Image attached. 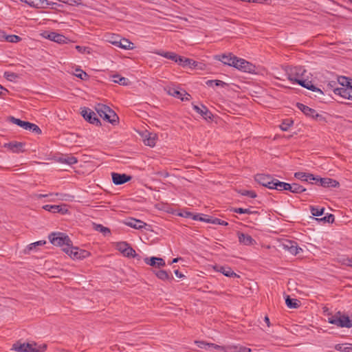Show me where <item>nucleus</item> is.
<instances>
[{"mask_svg":"<svg viewBox=\"0 0 352 352\" xmlns=\"http://www.w3.org/2000/svg\"><path fill=\"white\" fill-rule=\"evenodd\" d=\"M253 207H250L248 208H232L230 211L239 214H258V212L256 210H252Z\"/></svg>","mask_w":352,"mask_h":352,"instance_id":"34","label":"nucleus"},{"mask_svg":"<svg viewBox=\"0 0 352 352\" xmlns=\"http://www.w3.org/2000/svg\"><path fill=\"white\" fill-rule=\"evenodd\" d=\"M296 107L305 116H307L308 117H310L312 118H316V120H320L323 118L322 116L321 115H319L315 109H311V108L309 107L308 106L305 105L302 103L297 102Z\"/></svg>","mask_w":352,"mask_h":352,"instance_id":"12","label":"nucleus"},{"mask_svg":"<svg viewBox=\"0 0 352 352\" xmlns=\"http://www.w3.org/2000/svg\"><path fill=\"white\" fill-rule=\"evenodd\" d=\"M311 91H314L315 93L314 96L316 98H318L319 100H322V96L324 95V94H323L322 91L320 89L318 88L316 86V89H311Z\"/></svg>","mask_w":352,"mask_h":352,"instance_id":"53","label":"nucleus"},{"mask_svg":"<svg viewBox=\"0 0 352 352\" xmlns=\"http://www.w3.org/2000/svg\"><path fill=\"white\" fill-rule=\"evenodd\" d=\"M212 217H211V216L202 214L201 221L211 223Z\"/></svg>","mask_w":352,"mask_h":352,"instance_id":"59","label":"nucleus"},{"mask_svg":"<svg viewBox=\"0 0 352 352\" xmlns=\"http://www.w3.org/2000/svg\"><path fill=\"white\" fill-rule=\"evenodd\" d=\"M239 241L245 245H253L256 243V241L249 234H244L241 232H237Z\"/></svg>","mask_w":352,"mask_h":352,"instance_id":"24","label":"nucleus"},{"mask_svg":"<svg viewBox=\"0 0 352 352\" xmlns=\"http://www.w3.org/2000/svg\"><path fill=\"white\" fill-rule=\"evenodd\" d=\"M340 87L333 89V93L338 97L352 100V79L345 76H336Z\"/></svg>","mask_w":352,"mask_h":352,"instance_id":"1","label":"nucleus"},{"mask_svg":"<svg viewBox=\"0 0 352 352\" xmlns=\"http://www.w3.org/2000/svg\"><path fill=\"white\" fill-rule=\"evenodd\" d=\"M4 38L7 42L12 43H18L22 40V38L20 36L15 34L7 35L5 36Z\"/></svg>","mask_w":352,"mask_h":352,"instance_id":"48","label":"nucleus"},{"mask_svg":"<svg viewBox=\"0 0 352 352\" xmlns=\"http://www.w3.org/2000/svg\"><path fill=\"white\" fill-rule=\"evenodd\" d=\"M81 114L84 119L89 123L96 126L101 125L100 120L97 118L96 114L91 109L85 107L81 111Z\"/></svg>","mask_w":352,"mask_h":352,"instance_id":"11","label":"nucleus"},{"mask_svg":"<svg viewBox=\"0 0 352 352\" xmlns=\"http://www.w3.org/2000/svg\"><path fill=\"white\" fill-rule=\"evenodd\" d=\"M206 85H208V87H212L214 86L221 87H226L228 86V83H226L222 80H208L206 82Z\"/></svg>","mask_w":352,"mask_h":352,"instance_id":"41","label":"nucleus"},{"mask_svg":"<svg viewBox=\"0 0 352 352\" xmlns=\"http://www.w3.org/2000/svg\"><path fill=\"white\" fill-rule=\"evenodd\" d=\"M286 305L291 309H296L300 306V301L296 298H292L289 296H287L285 298Z\"/></svg>","mask_w":352,"mask_h":352,"instance_id":"37","label":"nucleus"},{"mask_svg":"<svg viewBox=\"0 0 352 352\" xmlns=\"http://www.w3.org/2000/svg\"><path fill=\"white\" fill-rule=\"evenodd\" d=\"M20 1L25 3L30 7L35 8H47V0H19Z\"/></svg>","mask_w":352,"mask_h":352,"instance_id":"25","label":"nucleus"},{"mask_svg":"<svg viewBox=\"0 0 352 352\" xmlns=\"http://www.w3.org/2000/svg\"><path fill=\"white\" fill-rule=\"evenodd\" d=\"M155 54L166 58H168L169 60H171L178 64H179L180 60H182V56H179L176 53L172 52L158 51L156 52Z\"/></svg>","mask_w":352,"mask_h":352,"instance_id":"22","label":"nucleus"},{"mask_svg":"<svg viewBox=\"0 0 352 352\" xmlns=\"http://www.w3.org/2000/svg\"><path fill=\"white\" fill-rule=\"evenodd\" d=\"M8 93L9 91L1 85H0V98L3 99L6 98Z\"/></svg>","mask_w":352,"mask_h":352,"instance_id":"57","label":"nucleus"},{"mask_svg":"<svg viewBox=\"0 0 352 352\" xmlns=\"http://www.w3.org/2000/svg\"><path fill=\"white\" fill-rule=\"evenodd\" d=\"M308 173L304 172H296L294 173V177L302 182H306L307 179Z\"/></svg>","mask_w":352,"mask_h":352,"instance_id":"50","label":"nucleus"},{"mask_svg":"<svg viewBox=\"0 0 352 352\" xmlns=\"http://www.w3.org/2000/svg\"><path fill=\"white\" fill-rule=\"evenodd\" d=\"M237 56L232 53L218 54L214 56V59L221 61L223 65L233 67L234 61H236Z\"/></svg>","mask_w":352,"mask_h":352,"instance_id":"14","label":"nucleus"},{"mask_svg":"<svg viewBox=\"0 0 352 352\" xmlns=\"http://www.w3.org/2000/svg\"><path fill=\"white\" fill-rule=\"evenodd\" d=\"M25 143L16 141L10 142L8 143H6L4 144V147L10 150L13 153H23L25 151L24 149Z\"/></svg>","mask_w":352,"mask_h":352,"instance_id":"18","label":"nucleus"},{"mask_svg":"<svg viewBox=\"0 0 352 352\" xmlns=\"http://www.w3.org/2000/svg\"><path fill=\"white\" fill-rule=\"evenodd\" d=\"M274 185L272 189H276L279 191L286 190L287 187V184L286 182H280L277 179H274Z\"/></svg>","mask_w":352,"mask_h":352,"instance_id":"42","label":"nucleus"},{"mask_svg":"<svg viewBox=\"0 0 352 352\" xmlns=\"http://www.w3.org/2000/svg\"><path fill=\"white\" fill-rule=\"evenodd\" d=\"M126 224L130 226L131 228L138 230L145 228V226H146V223L145 222L133 218L129 219V221L126 223Z\"/></svg>","mask_w":352,"mask_h":352,"instance_id":"32","label":"nucleus"},{"mask_svg":"<svg viewBox=\"0 0 352 352\" xmlns=\"http://www.w3.org/2000/svg\"><path fill=\"white\" fill-rule=\"evenodd\" d=\"M112 181L116 185H122L129 182L132 177L126 174H120L117 173H111Z\"/></svg>","mask_w":352,"mask_h":352,"instance_id":"17","label":"nucleus"},{"mask_svg":"<svg viewBox=\"0 0 352 352\" xmlns=\"http://www.w3.org/2000/svg\"><path fill=\"white\" fill-rule=\"evenodd\" d=\"M297 84L309 90H311V89H316V86L312 83V82L308 79H305L303 76L298 80Z\"/></svg>","mask_w":352,"mask_h":352,"instance_id":"38","label":"nucleus"},{"mask_svg":"<svg viewBox=\"0 0 352 352\" xmlns=\"http://www.w3.org/2000/svg\"><path fill=\"white\" fill-rule=\"evenodd\" d=\"M59 161L62 163L67 164L69 165H73L78 162V160L73 155H65L60 157Z\"/></svg>","mask_w":352,"mask_h":352,"instance_id":"40","label":"nucleus"},{"mask_svg":"<svg viewBox=\"0 0 352 352\" xmlns=\"http://www.w3.org/2000/svg\"><path fill=\"white\" fill-rule=\"evenodd\" d=\"M66 206L65 205L64 207H62V206L58 205H45L42 208L46 211L51 212L52 213H60L62 214H67L68 212V209L66 208Z\"/></svg>","mask_w":352,"mask_h":352,"instance_id":"21","label":"nucleus"},{"mask_svg":"<svg viewBox=\"0 0 352 352\" xmlns=\"http://www.w3.org/2000/svg\"><path fill=\"white\" fill-rule=\"evenodd\" d=\"M209 348H212L214 349H216L219 351V352H236V348L235 347V345H225V346H220L218 344H216L214 343H210L209 344Z\"/></svg>","mask_w":352,"mask_h":352,"instance_id":"27","label":"nucleus"},{"mask_svg":"<svg viewBox=\"0 0 352 352\" xmlns=\"http://www.w3.org/2000/svg\"><path fill=\"white\" fill-rule=\"evenodd\" d=\"M75 72H76L74 74L77 78H78L82 80H89V76L85 72L82 70L81 69L77 68V69H76Z\"/></svg>","mask_w":352,"mask_h":352,"instance_id":"45","label":"nucleus"},{"mask_svg":"<svg viewBox=\"0 0 352 352\" xmlns=\"http://www.w3.org/2000/svg\"><path fill=\"white\" fill-rule=\"evenodd\" d=\"M239 192L243 196H248L251 198L256 197L257 195L254 190H240Z\"/></svg>","mask_w":352,"mask_h":352,"instance_id":"49","label":"nucleus"},{"mask_svg":"<svg viewBox=\"0 0 352 352\" xmlns=\"http://www.w3.org/2000/svg\"><path fill=\"white\" fill-rule=\"evenodd\" d=\"M318 182L320 185L324 187H329L330 184L329 178H318Z\"/></svg>","mask_w":352,"mask_h":352,"instance_id":"54","label":"nucleus"},{"mask_svg":"<svg viewBox=\"0 0 352 352\" xmlns=\"http://www.w3.org/2000/svg\"><path fill=\"white\" fill-rule=\"evenodd\" d=\"M155 54L166 58H168L169 60H171L178 64H179L180 60H182V56H179L176 53L172 52L158 51L156 52Z\"/></svg>","mask_w":352,"mask_h":352,"instance_id":"23","label":"nucleus"},{"mask_svg":"<svg viewBox=\"0 0 352 352\" xmlns=\"http://www.w3.org/2000/svg\"><path fill=\"white\" fill-rule=\"evenodd\" d=\"M255 181L258 182L259 184L267 187L270 189L272 188L274 182V178L272 177L270 175H265V174H256L255 175Z\"/></svg>","mask_w":352,"mask_h":352,"instance_id":"10","label":"nucleus"},{"mask_svg":"<svg viewBox=\"0 0 352 352\" xmlns=\"http://www.w3.org/2000/svg\"><path fill=\"white\" fill-rule=\"evenodd\" d=\"M116 249L120 252L124 256L135 257L136 256L135 251L131 247V245L125 241H120L116 243Z\"/></svg>","mask_w":352,"mask_h":352,"instance_id":"9","label":"nucleus"},{"mask_svg":"<svg viewBox=\"0 0 352 352\" xmlns=\"http://www.w3.org/2000/svg\"><path fill=\"white\" fill-rule=\"evenodd\" d=\"M235 347L236 348V352H250V349H248L246 347H242V346L239 347L236 345H235Z\"/></svg>","mask_w":352,"mask_h":352,"instance_id":"60","label":"nucleus"},{"mask_svg":"<svg viewBox=\"0 0 352 352\" xmlns=\"http://www.w3.org/2000/svg\"><path fill=\"white\" fill-rule=\"evenodd\" d=\"M306 182L310 184H317L318 182V177H315L313 174L308 173Z\"/></svg>","mask_w":352,"mask_h":352,"instance_id":"55","label":"nucleus"},{"mask_svg":"<svg viewBox=\"0 0 352 352\" xmlns=\"http://www.w3.org/2000/svg\"><path fill=\"white\" fill-rule=\"evenodd\" d=\"M144 142L147 146H151V147L154 146L155 145V143H156L155 136H153V137L149 136L148 138H146L144 140Z\"/></svg>","mask_w":352,"mask_h":352,"instance_id":"51","label":"nucleus"},{"mask_svg":"<svg viewBox=\"0 0 352 352\" xmlns=\"http://www.w3.org/2000/svg\"><path fill=\"white\" fill-rule=\"evenodd\" d=\"M113 82L116 83H118L120 85H127L129 83V80L124 77L120 76L119 74H116L113 76Z\"/></svg>","mask_w":352,"mask_h":352,"instance_id":"44","label":"nucleus"},{"mask_svg":"<svg viewBox=\"0 0 352 352\" xmlns=\"http://www.w3.org/2000/svg\"><path fill=\"white\" fill-rule=\"evenodd\" d=\"M8 120L10 121L12 123L15 124L24 129H25L28 127V126H29L30 123V122L23 121L19 118H16L13 116L8 117Z\"/></svg>","mask_w":352,"mask_h":352,"instance_id":"36","label":"nucleus"},{"mask_svg":"<svg viewBox=\"0 0 352 352\" xmlns=\"http://www.w3.org/2000/svg\"><path fill=\"white\" fill-rule=\"evenodd\" d=\"M214 271L223 274L227 277L239 278L240 276L234 272L232 268L228 265H214L212 266Z\"/></svg>","mask_w":352,"mask_h":352,"instance_id":"15","label":"nucleus"},{"mask_svg":"<svg viewBox=\"0 0 352 352\" xmlns=\"http://www.w3.org/2000/svg\"><path fill=\"white\" fill-rule=\"evenodd\" d=\"M193 109L198 113L199 114L201 115V116L205 120H212L213 115L211 113V111L208 109L207 107L205 105H201V107H199V106L196 104L192 105Z\"/></svg>","mask_w":352,"mask_h":352,"instance_id":"20","label":"nucleus"},{"mask_svg":"<svg viewBox=\"0 0 352 352\" xmlns=\"http://www.w3.org/2000/svg\"><path fill=\"white\" fill-rule=\"evenodd\" d=\"M144 263L148 265L155 267H161L165 266L166 263L162 258L151 256L144 258Z\"/></svg>","mask_w":352,"mask_h":352,"instance_id":"19","label":"nucleus"},{"mask_svg":"<svg viewBox=\"0 0 352 352\" xmlns=\"http://www.w3.org/2000/svg\"><path fill=\"white\" fill-rule=\"evenodd\" d=\"M333 347L340 352H352V343L336 344Z\"/></svg>","mask_w":352,"mask_h":352,"instance_id":"35","label":"nucleus"},{"mask_svg":"<svg viewBox=\"0 0 352 352\" xmlns=\"http://www.w3.org/2000/svg\"><path fill=\"white\" fill-rule=\"evenodd\" d=\"M283 246L293 255H296L300 251L302 250L298 246L297 243L294 241H287L285 243L283 244Z\"/></svg>","mask_w":352,"mask_h":352,"instance_id":"26","label":"nucleus"},{"mask_svg":"<svg viewBox=\"0 0 352 352\" xmlns=\"http://www.w3.org/2000/svg\"><path fill=\"white\" fill-rule=\"evenodd\" d=\"M294 194H300L306 190V188L299 184H287V190Z\"/></svg>","mask_w":352,"mask_h":352,"instance_id":"30","label":"nucleus"},{"mask_svg":"<svg viewBox=\"0 0 352 352\" xmlns=\"http://www.w3.org/2000/svg\"><path fill=\"white\" fill-rule=\"evenodd\" d=\"M167 93L168 95L179 98L182 101H188L191 98V96L185 90L179 91L174 87H168Z\"/></svg>","mask_w":352,"mask_h":352,"instance_id":"13","label":"nucleus"},{"mask_svg":"<svg viewBox=\"0 0 352 352\" xmlns=\"http://www.w3.org/2000/svg\"><path fill=\"white\" fill-rule=\"evenodd\" d=\"M76 49L80 53H85L88 47L84 46L76 45Z\"/></svg>","mask_w":352,"mask_h":352,"instance_id":"61","label":"nucleus"},{"mask_svg":"<svg viewBox=\"0 0 352 352\" xmlns=\"http://www.w3.org/2000/svg\"><path fill=\"white\" fill-rule=\"evenodd\" d=\"M179 65L185 67H188L191 69H202V65H204L203 63H199L197 61H195L191 58H186L184 56H182V60L179 62Z\"/></svg>","mask_w":352,"mask_h":352,"instance_id":"16","label":"nucleus"},{"mask_svg":"<svg viewBox=\"0 0 352 352\" xmlns=\"http://www.w3.org/2000/svg\"><path fill=\"white\" fill-rule=\"evenodd\" d=\"M33 133H35L36 134H41V129L36 125L34 126Z\"/></svg>","mask_w":352,"mask_h":352,"instance_id":"64","label":"nucleus"},{"mask_svg":"<svg viewBox=\"0 0 352 352\" xmlns=\"http://www.w3.org/2000/svg\"><path fill=\"white\" fill-rule=\"evenodd\" d=\"M50 41H54L58 43H65L67 41V37H65L64 35L52 32L48 34V36L47 37Z\"/></svg>","mask_w":352,"mask_h":352,"instance_id":"28","label":"nucleus"},{"mask_svg":"<svg viewBox=\"0 0 352 352\" xmlns=\"http://www.w3.org/2000/svg\"><path fill=\"white\" fill-rule=\"evenodd\" d=\"M96 111L104 120L107 121L113 125H116L118 122L119 118L118 115L109 107L105 104H98L96 107Z\"/></svg>","mask_w":352,"mask_h":352,"instance_id":"2","label":"nucleus"},{"mask_svg":"<svg viewBox=\"0 0 352 352\" xmlns=\"http://www.w3.org/2000/svg\"><path fill=\"white\" fill-rule=\"evenodd\" d=\"M63 250L73 259H83L90 256L89 252L74 247L73 244L69 248H64Z\"/></svg>","mask_w":352,"mask_h":352,"instance_id":"6","label":"nucleus"},{"mask_svg":"<svg viewBox=\"0 0 352 352\" xmlns=\"http://www.w3.org/2000/svg\"><path fill=\"white\" fill-rule=\"evenodd\" d=\"M233 67L241 72H248L250 74L254 73L256 70V67L254 65L247 61L243 58L239 57H237L236 61H234Z\"/></svg>","mask_w":352,"mask_h":352,"instance_id":"7","label":"nucleus"},{"mask_svg":"<svg viewBox=\"0 0 352 352\" xmlns=\"http://www.w3.org/2000/svg\"><path fill=\"white\" fill-rule=\"evenodd\" d=\"M195 343L199 348L206 349H207L206 346L209 347V344H210V343H207L204 341H196Z\"/></svg>","mask_w":352,"mask_h":352,"instance_id":"58","label":"nucleus"},{"mask_svg":"<svg viewBox=\"0 0 352 352\" xmlns=\"http://www.w3.org/2000/svg\"><path fill=\"white\" fill-rule=\"evenodd\" d=\"M46 243V241L44 240L38 241L34 243H32L28 245L26 248L24 250V252L25 254H30L32 250H36L37 246H42Z\"/></svg>","mask_w":352,"mask_h":352,"instance_id":"39","label":"nucleus"},{"mask_svg":"<svg viewBox=\"0 0 352 352\" xmlns=\"http://www.w3.org/2000/svg\"><path fill=\"white\" fill-rule=\"evenodd\" d=\"M293 120L291 119H285L284 120L281 124L280 125V128L283 131H287L293 125Z\"/></svg>","mask_w":352,"mask_h":352,"instance_id":"47","label":"nucleus"},{"mask_svg":"<svg viewBox=\"0 0 352 352\" xmlns=\"http://www.w3.org/2000/svg\"><path fill=\"white\" fill-rule=\"evenodd\" d=\"M94 228L96 230L102 233L104 236L111 234V230L109 228L104 227L101 224L94 223Z\"/></svg>","mask_w":352,"mask_h":352,"instance_id":"46","label":"nucleus"},{"mask_svg":"<svg viewBox=\"0 0 352 352\" xmlns=\"http://www.w3.org/2000/svg\"><path fill=\"white\" fill-rule=\"evenodd\" d=\"M49 239L51 243L56 246L65 245V248H69L72 245L69 237L63 232H52L49 235Z\"/></svg>","mask_w":352,"mask_h":352,"instance_id":"5","label":"nucleus"},{"mask_svg":"<svg viewBox=\"0 0 352 352\" xmlns=\"http://www.w3.org/2000/svg\"><path fill=\"white\" fill-rule=\"evenodd\" d=\"M340 262L344 265L352 267V258L343 257L341 258Z\"/></svg>","mask_w":352,"mask_h":352,"instance_id":"52","label":"nucleus"},{"mask_svg":"<svg viewBox=\"0 0 352 352\" xmlns=\"http://www.w3.org/2000/svg\"><path fill=\"white\" fill-rule=\"evenodd\" d=\"M305 72L306 70L301 66L291 67L287 71V79L297 83Z\"/></svg>","mask_w":352,"mask_h":352,"instance_id":"8","label":"nucleus"},{"mask_svg":"<svg viewBox=\"0 0 352 352\" xmlns=\"http://www.w3.org/2000/svg\"><path fill=\"white\" fill-rule=\"evenodd\" d=\"M331 324H335L340 328L350 329L352 327V316H349L338 311L335 315L331 316Z\"/></svg>","mask_w":352,"mask_h":352,"instance_id":"4","label":"nucleus"},{"mask_svg":"<svg viewBox=\"0 0 352 352\" xmlns=\"http://www.w3.org/2000/svg\"><path fill=\"white\" fill-rule=\"evenodd\" d=\"M112 43L124 50H132L133 43L126 38L120 39L119 41H113Z\"/></svg>","mask_w":352,"mask_h":352,"instance_id":"29","label":"nucleus"},{"mask_svg":"<svg viewBox=\"0 0 352 352\" xmlns=\"http://www.w3.org/2000/svg\"><path fill=\"white\" fill-rule=\"evenodd\" d=\"M153 273L159 279L164 281L172 280L173 279V276L164 270H153Z\"/></svg>","mask_w":352,"mask_h":352,"instance_id":"31","label":"nucleus"},{"mask_svg":"<svg viewBox=\"0 0 352 352\" xmlns=\"http://www.w3.org/2000/svg\"><path fill=\"white\" fill-rule=\"evenodd\" d=\"M192 219L195 221H201L202 219V214H194L192 215Z\"/></svg>","mask_w":352,"mask_h":352,"instance_id":"62","label":"nucleus"},{"mask_svg":"<svg viewBox=\"0 0 352 352\" xmlns=\"http://www.w3.org/2000/svg\"><path fill=\"white\" fill-rule=\"evenodd\" d=\"M3 76L8 80H12L13 79H14L17 76L15 73L10 72H4V75Z\"/></svg>","mask_w":352,"mask_h":352,"instance_id":"56","label":"nucleus"},{"mask_svg":"<svg viewBox=\"0 0 352 352\" xmlns=\"http://www.w3.org/2000/svg\"><path fill=\"white\" fill-rule=\"evenodd\" d=\"M221 223V219L216 217H212L211 223L214 225H219Z\"/></svg>","mask_w":352,"mask_h":352,"instance_id":"63","label":"nucleus"},{"mask_svg":"<svg viewBox=\"0 0 352 352\" xmlns=\"http://www.w3.org/2000/svg\"><path fill=\"white\" fill-rule=\"evenodd\" d=\"M310 211H311V214L313 216L320 217V216H322L324 214V208L319 207V206H310Z\"/></svg>","mask_w":352,"mask_h":352,"instance_id":"43","label":"nucleus"},{"mask_svg":"<svg viewBox=\"0 0 352 352\" xmlns=\"http://www.w3.org/2000/svg\"><path fill=\"white\" fill-rule=\"evenodd\" d=\"M36 343H22L19 341L12 345V349L17 352H43L47 349L46 344L40 346L38 348H36Z\"/></svg>","mask_w":352,"mask_h":352,"instance_id":"3","label":"nucleus"},{"mask_svg":"<svg viewBox=\"0 0 352 352\" xmlns=\"http://www.w3.org/2000/svg\"><path fill=\"white\" fill-rule=\"evenodd\" d=\"M67 195L66 194L63 193H50V194H35L34 197L36 199L45 198L49 197H56L57 199L59 200H66L65 197Z\"/></svg>","mask_w":352,"mask_h":352,"instance_id":"33","label":"nucleus"}]
</instances>
